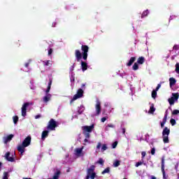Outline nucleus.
Returning <instances> with one entry per match:
<instances>
[{"label":"nucleus","mask_w":179,"mask_h":179,"mask_svg":"<svg viewBox=\"0 0 179 179\" xmlns=\"http://www.w3.org/2000/svg\"><path fill=\"white\" fill-rule=\"evenodd\" d=\"M31 142V137L28 136L22 141V144L17 145V150L20 152L21 155H23L24 152L26 150V148L30 146Z\"/></svg>","instance_id":"nucleus-1"},{"label":"nucleus","mask_w":179,"mask_h":179,"mask_svg":"<svg viewBox=\"0 0 179 179\" xmlns=\"http://www.w3.org/2000/svg\"><path fill=\"white\" fill-rule=\"evenodd\" d=\"M179 94L178 93H173L172 96L168 99V101L171 106H173L177 100H178Z\"/></svg>","instance_id":"nucleus-2"},{"label":"nucleus","mask_w":179,"mask_h":179,"mask_svg":"<svg viewBox=\"0 0 179 179\" xmlns=\"http://www.w3.org/2000/svg\"><path fill=\"white\" fill-rule=\"evenodd\" d=\"M81 97H83V90L79 89L77 94H76L73 96V98L71 99V103L75 101V100H78V99H80Z\"/></svg>","instance_id":"nucleus-3"},{"label":"nucleus","mask_w":179,"mask_h":179,"mask_svg":"<svg viewBox=\"0 0 179 179\" xmlns=\"http://www.w3.org/2000/svg\"><path fill=\"white\" fill-rule=\"evenodd\" d=\"M31 103H29V102H27V103H24L22 108H21V110H22V117H26V113H27V107H29V106H31Z\"/></svg>","instance_id":"nucleus-4"},{"label":"nucleus","mask_w":179,"mask_h":179,"mask_svg":"<svg viewBox=\"0 0 179 179\" xmlns=\"http://www.w3.org/2000/svg\"><path fill=\"white\" fill-rule=\"evenodd\" d=\"M84 148H85V147L83 146L81 148H76L74 150L75 155L77 157H82L85 156V152H83Z\"/></svg>","instance_id":"nucleus-5"},{"label":"nucleus","mask_w":179,"mask_h":179,"mask_svg":"<svg viewBox=\"0 0 179 179\" xmlns=\"http://www.w3.org/2000/svg\"><path fill=\"white\" fill-rule=\"evenodd\" d=\"M81 50L83 52V58L85 60L87 59V52H89V47L87 45H82Z\"/></svg>","instance_id":"nucleus-6"},{"label":"nucleus","mask_w":179,"mask_h":179,"mask_svg":"<svg viewBox=\"0 0 179 179\" xmlns=\"http://www.w3.org/2000/svg\"><path fill=\"white\" fill-rule=\"evenodd\" d=\"M56 127H57V122H55L54 119H51L49 122L48 129H50V131H55Z\"/></svg>","instance_id":"nucleus-7"},{"label":"nucleus","mask_w":179,"mask_h":179,"mask_svg":"<svg viewBox=\"0 0 179 179\" xmlns=\"http://www.w3.org/2000/svg\"><path fill=\"white\" fill-rule=\"evenodd\" d=\"M95 111L96 115H100V113H101V103H100V101L96 100V103L95 105Z\"/></svg>","instance_id":"nucleus-8"},{"label":"nucleus","mask_w":179,"mask_h":179,"mask_svg":"<svg viewBox=\"0 0 179 179\" xmlns=\"http://www.w3.org/2000/svg\"><path fill=\"white\" fill-rule=\"evenodd\" d=\"M93 128H94V125L91 126H84L83 127V132L90 133L93 130Z\"/></svg>","instance_id":"nucleus-9"},{"label":"nucleus","mask_w":179,"mask_h":179,"mask_svg":"<svg viewBox=\"0 0 179 179\" xmlns=\"http://www.w3.org/2000/svg\"><path fill=\"white\" fill-rule=\"evenodd\" d=\"M4 157L6 160H8V162H15V158H13V157H10V152H9L6 153Z\"/></svg>","instance_id":"nucleus-10"},{"label":"nucleus","mask_w":179,"mask_h":179,"mask_svg":"<svg viewBox=\"0 0 179 179\" xmlns=\"http://www.w3.org/2000/svg\"><path fill=\"white\" fill-rule=\"evenodd\" d=\"M75 55L78 62H79L82 59V53L80 52V50H76L75 52Z\"/></svg>","instance_id":"nucleus-11"},{"label":"nucleus","mask_w":179,"mask_h":179,"mask_svg":"<svg viewBox=\"0 0 179 179\" xmlns=\"http://www.w3.org/2000/svg\"><path fill=\"white\" fill-rule=\"evenodd\" d=\"M13 138V134H10L8 136H4L3 137V142L4 143H8V142H10L12 141V138Z\"/></svg>","instance_id":"nucleus-12"},{"label":"nucleus","mask_w":179,"mask_h":179,"mask_svg":"<svg viewBox=\"0 0 179 179\" xmlns=\"http://www.w3.org/2000/svg\"><path fill=\"white\" fill-rule=\"evenodd\" d=\"M96 177V173L94 172H87V176H86V179H89V178H91V179H94Z\"/></svg>","instance_id":"nucleus-13"},{"label":"nucleus","mask_w":179,"mask_h":179,"mask_svg":"<svg viewBox=\"0 0 179 179\" xmlns=\"http://www.w3.org/2000/svg\"><path fill=\"white\" fill-rule=\"evenodd\" d=\"M163 136H169L170 135V129L165 127L162 132Z\"/></svg>","instance_id":"nucleus-14"},{"label":"nucleus","mask_w":179,"mask_h":179,"mask_svg":"<svg viewBox=\"0 0 179 179\" xmlns=\"http://www.w3.org/2000/svg\"><path fill=\"white\" fill-rule=\"evenodd\" d=\"M44 103H48L50 100H51V94H46V95L43 99Z\"/></svg>","instance_id":"nucleus-15"},{"label":"nucleus","mask_w":179,"mask_h":179,"mask_svg":"<svg viewBox=\"0 0 179 179\" xmlns=\"http://www.w3.org/2000/svg\"><path fill=\"white\" fill-rule=\"evenodd\" d=\"M81 68L83 72L87 69V64L86 62L81 61Z\"/></svg>","instance_id":"nucleus-16"},{"label":"nucleus","mask_w":179,"mask_h":179,"mask_svg":"<svg viewBox=\"0 0 179 179\" xmlns=\"http://www.w3.org/2000/svg\"><path fill=\"white\" fill-rule=\"evenodd\" d=\"M136 59V57H131L129 62L127 63V66H131V65H132V64H134V62H135Z\"/></svg>","instance_id":"nucleus-17"},{"label":"nucleus","mask_w":179,"mask_h":179,"mask_svg":"<svg viewBox=\"0 0 179 179\" xmlns=\"http://www.w3.org/2000/svg\"><path fill=\"white\" fill-rule=\"evenodd\" d=\"M169 82H170V87H171L174 86V85H176V78H169Z\"/></svg>","instance_id":"nucleus-18"},{"label":"nucleus","mask_w":179,"mask_h":179,"mask_svg":"<svg viewBox=\"0 0 179 179\" xmlns=\"http://www.w3.org/2000/svg\"><path fill=\"white\" fill-rule=\"evenodd\" d=\"M145 62V57H140L138 60H137V64H140L142 65Z\"/></svg>","instance_id":"nucleus-19"},{"label":"nucleus","mask_w":179,"mask_h":179,"mask_svg":"<svg viewBox=\"0 0 179 179\" xmlns=\"http://www.w3.org/2000/svg\"><path fill=\"white\" fill-rule=\"evenodd\" d=\"M48 136V131H43L42 133V139H45Z\"/></svg>","instance_id":"nucleus-20"},{"label":"nucleus","mask_w":179,"mask_h":179,"mask_svg":"<svg viewBox=\"0 0 179 179\" xmlns=\"http://www.w3.org/2000/svg\"><path fill=\"white\" fill-rule=\"evenodd\" d=\"M120 164H121V162L120 161H118V160H115L113 162V166L114 167H118V166H120Z\"/></svg>","instance_id":"nucleus-21"},{"label":"nucleus","mask_w":179,"mask_h":179,"mask_svg":"<svg viewBox=\"0 0 179 179\" xmlns=\"http://www.w3.org/2000/svg\"><path fill=\"white\" fill-rule=\"evenodd\" d=\"M94 169H96V166H94V165L91 166L90 167V169H87V173L94 172Z\"/></svg>","instance_id":"nucleus-22"},{"label":"nucleus","mask_w":179,"mask_h":179,"mask_svg":"<svg viewBox=\"0 0 179 179\" xmlns=\"http://www.w3.org/2000/svg\"><path fill=\"white\" fill-rule=\"evenodd\" d=\"M155 110H156V109H155V107H153V106H150L148 113H149V114H153Z\"/></svg>","instance_id":"nucleus-23"},{"label":"nucleus","mask_w":179,"mask_h":179,"mask_svg":"<svg viewBox=\"0 0 179 179\" xmlns=\"http://www.w3.org/2000/svg\"><path fill=\"white\" fill-rule=\"evenodd\" d=\"M157 96V91L156 90H152V99H156V96Z\"/></svg>","instance_id":"nucleus-24"},{"label":"nucleus","mask_w":179,"mask_h":179,"mask_svg":"<svg viewBox=\"0 0 179 179\" xmlns=\"http://www.w3.org/2000/svg\"><path fill=\"white\" fill-rule=\"evenodd\" d=\"M132 68L134 71H138V69H139V66L138 65V63H134Z\"/></svg>","instance_id":"nucleus-25"},{"label":"nucleus","mask_w":179,"mask_h":179,"mask_svg":"<svg viewBox=\"0 0 179 179\" xmlns=\"http://www.w3.org/2000/svg\"><path fill=\"white\" fill-rule=\"evenodd\" d=\"M163 141L164 143H169V136H163Z\"/></svg>","instance_id":"nucleus-26"},{"label":"nucleus","mask_w":179,"mask_h":179,"mask_svg":"<svg viewBox=\"0 0 179 179\" xmlns=\"http://www.w3.org/2000/svg\"><path fill=\"white\" fill-rule=\"evenodd\" d=\"M96 163L98 164H101V166H103L104 164V160H103L101 158H100Z\"/></svg>","instance_id":"nucleus-27"},{"label":"nucleus","mask_w":179,"mask_h":179,"mask_svg":"<svg viewBox=\"0 0 179 179\" xmlns=\"http://www.w3.org/2000/svg\"><path fill=\"white\" fill-rule=\"evenodd\" d=\"M162 173H163V178L164 179H167L169 178L168 176H166V171H164V169H162Z\"/></svg>","instance_id":"nucleus-28"},{"label":"nucleus","mask_w":179,"mask_h":179,"mask_svg":"<svg viewBox=\"0 0 179 179\" xmlns=\"http://www.w3.org/2000/svg\"><path fill=\"white\" fill-rule=\"evenodd\" d=\"M148 14L149 11L147 10L143 13L141 17H145V16H148Z\"/></svg>","instance_id":"nucleus-29"},{"label":"nucleus","mask_w":179,"mask_h":179,"mask_svg":"<svg viewBox=\"0 0 179 179\" xmlns=\"http://www.w3.org/2000/svg\"><path fill=\"white\" fill-rule=\"evenodd\" d=\"M106 150H107V145L103 144L101 147V152H104Z\"/></svg>","instance_id":"nucleus-30"},{"label":"nucleus","mask_w":179,"mask_h":179,"mask_svg":"<svg viewBox=\"0 0 179 179\" xmlns=\"http://www.w3.org/2000/svg\"><path fill=\"white\" fill-rule=\"evenodd\" d=\"M107 173H110V168H106L104 171H102V174H107Z\"/></svg>","instance_id":"nucleus-31"},{"label":"nucleus","mask_w":179,"mask_h":179,"mask_svg":"<svg viewBox=\"0 0 179 179\" xmlns=\"http://www.w3.org/2000/svg\"><path fill=\"white\" fill-rule=\"evenodd\" d=\"M173 115H177L179 114V110H173L172 112Z\"/></svg>","instance_id":"nucleus-32"},{"label":"nucleus","mask_w":179,"mask_h":179,"mask_svg":"<svg viewBox=\"0 0 179 179\" xmlns=\"http://www.w3.org/2000/svg\"><path fill=\"white\" fill-rule=\"evenodd\" d=\"M176 73H179V64L178 63H177L176 64Z\"/></svg>","instance_id":"nucleus-33"},{"label":"nucleus","mask_w":179,"mask_h":179,"mask_svg":"<svg viewBox=\"0 0 179 179\" xmlns=\"http://www.w3.org/2000/svg\"><path fill=\"white\" fill-rule=\"evenodd\" d=\"M17 121H19V117L17 116L13 117L14 124H16V122H17Z\"/></svg>","instance_id":"nucleus-34"},{"label":"nucleus","mask_w":179,"mask_h":179,"mask_svg":"<svg viewBox=\"0 0 179 179\" xmlns=\"http://www.w3.org/2000/svg\"><path fill=\"white\" fill-rule=\"evenodd\" d=\"M117 145H118V142L117 141L114 142L112 145L113 149H115V148H117Z\"/></svg>","instance_id":"nucleus-35"},{"label":"nucleus","mask_w":179,"mask_h":179,"mask_svg":"<svg viewBox=\"0 0 179 179\" xmlns=\"http://www.w3.org/2000/svg\"><path fill=\"white\" fill-rule=\"evenodd\" d=\"M83 134H84L85 138H90V134H89L87 132H83Z\"/></svg>","instance_id":"nucleus-36"},{"label":"nucleus","mask_w":179,"mask_h":179,"mask_svg":"<svg viewBox=\"0 0 179 179\" xmlns=\"http://www.w3.org/2000/svg\"><path fill=\"white\" fill-rule=\"evenodd\" d=\"M164 169V158L162 159V170Z\"/></svg>","instance_id":"nucleus-37"},{"label":"nucleus","mask_w":179,"mask_h":179,"mask_svg":"<svg viewBox=\"0 0 179 179\" xmlns=\"http://www.w3.org/2000/svg\"><path fill=\"white\" fill-rule=\"evenodd\" d=\"M3 179H8V172H4Z\"/></svg>","instance_id":"nucleus-38"},{"label":"nucleus","mask_w":179,"mask_h":179,"mask_svg":"<svg viewBox=\"0 0 179 179\" xmlns=\"http://www.w3.org/2000/svg\"><path fill=\"white\" fill-rule=\"evenodd\" d=\"M171 125H176V120H174V119H171Z\"/></svg>","instance_id":"nucleus-39"},{"label":"nucleus","mask_w":179,"mask_h":179,"mask_svg":"<svg viewBox=\"0 0 179 179\" xmlns=\"http://www.w3.org/2000/svg\"><path fill=\"white\" fill-rule=\"evenodd\" d=\"M160 87H162V84H158L157 87L154 90H156V92H157L159 89H160Z\"/></svg>","instance_id":"nucleus-40"},{"label":"nucleus","mask_w":179,"mask_h":179,"mask_svg":"<svg viewBox=\"0 0 179 179\" xmlns=\"http://www.w3.org/2000/svg\"><path fill=\"white\" fill-rule=\"evenodd\" d=\"M166 122H167V115H166L165 117H164L162 122L166 124Z\"/></svg>","instance_id":"nucleus-41"},{"label":"nucleus","mask_w":179,"mask_h":179,"mask_svg":"<svg viewBox=\"0 0 179 179\" xmlns=\"http://www.w3.org/2000/svg\"><path fill=\"white\" fill-rule=\"evenodd\" d=\"M100 148H101V143H98V144L96 145V149L99 150V149H100Z\"/></svg>","instance_id":"nucleus-42"},{"label":"nucleus","mask_w":179,"mask_h":179,"mask_svg":"<svg viewBox=\"0 0 179 179\" xmlns=\"http://www.w3.org/2000/svg\"><path fill=\"white\" fill-rule=\"evenodd\" d=\"M142 164H143V163L142 162H137L136 164V167H139V166H142Z\"/></svg>","instance_id":"nucleus-43"},{"label":"nucleus","mask_w":179,"mask_h":179,"mask_svg":"<svg viewBox=\"0 0 179 179\" xmlns=\"http://www.w3.org/2000/svg\"><path fill=\"white\" fill-rule=\"evenodd\" d=\"M51 90V87H50V85L48 87V90H46V94H48V93L50 92V90Z\"/></svg>","instance_id":"nucleus-44"},{"label":"nucleus","mask_w":179,"mask_h":179,"mask_svg":"<svg viewBox=\"0 0 179 179\" xmlns=\"http://www.w3.org/2000/svg\"><path fill=\"white\" fill-rule=\"evenodd\" d=\"M155 152H156V150L155 148H152L151 150V155H155Z\"/></svg>","instance_id":"nucleus-45"},{"label":"nucleus","mask_w":179,"mask_h":179,"mask_svg":"<svg viewBox=\"0 0 179 179\" xmlns=\"http://www.w3.org/2000/svg\"><path fill=\"white\" fill-rule=\"evenodd\" d=\"M107 120V118H106V117H102L101 119V122H106V120Z\"/></svg>","instance_id":"nucleus-46"},{"label":"nucleus","mask_w":179,"mask_h":179,"mask_svg":"<svg viewBox=\"0 0 179 179\" xmlns=\"http://www.w3.org/2000/svg\"><path fill=\"white\" fill-rule=\"evenodd\" d=\"M178 48H179V46L178 45H175L173 46V50H178Z\"/></svg>","instance_id":"nucleus-47"},{"label":"nucleus","mask_w":179,"mask_h":179,"mask_svg":"<svg viewBox=\"0 0 179 179\" xmlns=\"http://www.w3.org/2000/svg\"><path fill=\"white\" fill-rule=\"evenodd\" d=\"M52 54V49H50L48 50V55H51Z\"/></svg>","instance_id":"nucleus-48"},{"label":"nucleus","mask_w":179,"mask_h":179,"mask_svg":"<svg viewBox=\"0 0 179 179\" xmlns=\"http://www.w3.org/2000/svg\"><path fill=\"white\" fill-rule=\"evenodd\" d=\"M45 65L46 66H48V65H50V61H46V62H45Z\"/></svg>","instance_id":"nucleus-49"},{"label":"nucleus","mask_w":179,"mask_h":179,"mask_svg":"<svg viewBox=\"0 0 179 179\" xmlns=\"http://www.w3.org/2000/svg\"><path fill=\"white\" fill-rule=\"evenodd\" d=\"M164 124L166 123H164V122H161V128H164Z\"/></svg>","instance_id":"nucleus-50"},{"label":"nucleus","mask_w":179,"mask_h":179,"mask_svg":"<svg viewBox=\"0 0 179 179\" xmlns=\"http://www.w3.org/2000/svg\"><path fill=\"white\" fill-rule=\"evenodd\" d=\"M108 127L109 128H114V124H108Z\"/></svg>","instance_id":"nucleus-51"},{"label":"nucleus","mask_w":179,"mask_h":179,"mask_svg":"<svg viewBox=\"0 0 179 179\" xmlns=\"http://www.w3.org/2000/svg\"><path fill=\"white\" fill-rule=\"evenodd\" d=\"M141 155H142L143 157H145V156H146V152H142Z\"/></svg>","instance_id":"nucleus-52"},{"label":"nucleus","mask_w":179,"mask_h":179,"mask_svg":"<svg viewBox=\"0 0 179 179\" xmlns=\"http://www.w3.org/2000/svg\"><path fill=\"white\" fill-rule=\"evenodd\" d=\"M87 139H89V138H85V139L84 140V142H89V140H87Z\"/></svg>","instance_id":"nucleus-53"},{"label":"nucleus","mask_w":179,"mask_h":179,"mask_svg":"<svg viewBox=\"0 0 179 179\" xmlns=\"http://www.w3.org/2000/svg\"><path fill=\"white\" fill-rule=\"evenodd\" d=\"M35 118H36V120H37L38 118H40V115L35 116Z\"/></svg>","instance_id":"nucleus-54"},{"label":"nucleus","mask_w":179,"mask_h":179,"mask_svg":"<svg viewBox=\"0 0 179 179\" xmlns=\"http://www.w3.org/2000/svg\"><path fill=\"white\" fill-rule=\"evenodd\" d=\"M51 83H52V81H50V83H48V86H50V87H51Z\"/></svg>","instance_id":"nucleus-55"},{"label":"nucleus","mask_w":179,"mask_h":179,"mask_svg":"<svg viewBox=\"0 0 179 179\" xmlns=\"http://www.w3.org/2000/svg\"><path fill=\"white\" fill-rule=\"evenodd\" d=\"M151 179H156V177L154 176H151Z\"/></svg>","instance_id":"nucleus-56"},{"label":"nucleus","mask_w":179,"mask_h":179,"mask_svg":"<svg viewBox=\"0 0 179 179\" xmlns=\"http://www.w3.org/2000/svg\"><path fill=\"white\" fill-rule=\"evenodd\" d=\"M25 66L27 68V66H29V63L25 64Z\"/></svg>","instance_id":"nucleus-57"},{"label":"nucleus","mask_w":179,"mask_h":179,"mask_svg":"<svg viewBox=\"0 0 179 179\" xmlns=\"http://www.w3.org/2000/svg\"><path fill=\"white\" fill-rule=\"evenodd\" d=\"M123 134H125V129H123Z\"/></svg>","instance_id":"nucleus-58"},{"label":"nucleus","mask_w":179,"mask_h":179,"mask_svg":"<svg viewBox=\"0 0 179 179\" xmlns=\"http://www.w3.org/2000/svg\"><path fill=\"white\" fill-rule=\"evenodd\" d=\"M81 108H82V110H85V108H83V107H81Z\"/></svg>","instance_id":"nucleus-59"},{"label":"nucleus","mask_w":179,"mask_h":179,"mask_svg":"<svg viewBox=\"0 0 179 179\" xmlns=\"http://www.w3.org/2000/svg\"><path fill=\"white\" fill-rule=\"evenodd\" d=\"M1 166H2V163L0 162V167H1Z\"/></svg>","instance_id":"nucleus-60"},{"label":"nucleus","mask_w":179,"mask_h":179,"mask_svg":"<svg viewBox=\"0 0 179 179\" xmlns=\"http://www.w3.org/2000/svg\"><path fill=\"white\" fill-rule=\"evenodd\" d=\"M78 113H79L80 114H81V113H82V112H80V111H78Z\"/></svg>","instance_id":"nucleus-61"},{"label":"nucleus","mask_w":179,"mask_h":179,"mask_svg":"<svg viewBox=\"0 0 179 179\" xmlns=\"http://www.w3.org/2000/svg\"><path fill=\"white\" fill-rule=\"evenodd\" d=\"M176 169H177V166H176Z\"/></svg>","instance_id":"nucleus-62"}]
</instances>
